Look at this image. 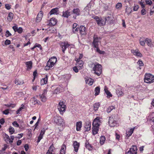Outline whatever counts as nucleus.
Listing matches in <instances>:
<instances>
[{
  "instance_id": "nucleus-14",
  "label": "nucleus",
  "mask_w": 154,
  "mask_h": 154,
  "mask_svg": "<svg viewBox=\"0 0 154 154\" xmlns=\"http://www.w3.org/2000/svg\"><path fill=\"white\" fill-rule=\"evenodd\" d=\"M135 128V127H134L133 128H131L130 130L128 131H126V133L125 137V138L126 139H128V137L131 135Z\"/></svg>"
},
{
  "instance_id": "nucleus-38",
  "label": "nucleus",
  "mask_w": 154,
  "mask_h": 154,
  "mask_svg": "<svg viewBox=\"0 0 154 154\" xmlns=\"http://www.w3.org/2000/svg\"><path fill=\"white\" fill-rule=\"evenodd\" d=\"M31 100L32 101V103L34 105H35L36 104H39L38 100L35 97L32 98Z\"/></svg>"
},
{
  "instance_id": "nucleus-52",
  "label": "nucleus",
  "mask_w": 154,
  "mask_h": 154,
  "mask_svg": "<svg viewBox=\"0 0 154 154\" xmlns=\"http://www.w3.org/2000/svg\"><path fill=\"white\" fill-rule=\"evenodd\" d=\"M43 135L41 134H40L39 135L38 137V139L37 141V142L38 143L39 142L40 140L42 139L43 138Z\"/></svg>"
},
{
  "instance_id": "nucleus-50",
  "label": "nucleus",
  "mask_w": 154,
  "mask_h": 154,
  "mask_svg": "<svg viewBox=\"0 0 154 154\" xmlns=\"http://www.w3.org/2000/svg\"><path fill=\"white\" fill-rule=\"evenodd\" d=\"M139 8V6L138 5L134 4V5L133 10L134 11H137L138 10Z\"/></svg>"
},
{
  "instance_id": "nucleus-58",
  "label": "nucleus",
  "mask_w": 154,
  "mask_h": 154,
  "mask_svg": "<svg viewBox=\"0 0 154 154\" xmlns=\"http://www.w3.org/2000/svg\"><path fill=\"white\" fill-rule=\"evenodd\" d=\"M141 12L142 15H144L146 14V11L145 9H143L141 10Z\"/></svg>"
},
{
  "instance_id": "nucleus-42",
  "label": "nucleus",
  "mask_w": 154,
  "mask_h": 154,
  "mask_svg": "<svg viewBox=\"0 0 154 154\" xmlns=\"http://www.w3.org/2000/svg\"><path fill=\"white\" fill-rule=\"evenodd\" d=\"M145 41H146V42L147 45H148L149 46H150V47L151 46V40L150 39H149L147 38H146L145 39Z\"/></svg>"
},
{
  "instance_id": "nucleus-1",
  "label": "nucleus",
  "mask_w": 154,
  "mask_h": 154,
  "mask_svg": "<svg viewBox=\"0 0 154 154\" xmlns=\"http://www.w3.org/2000/svg\"><path fill=\"white\" fill-rule=\"evenodd\" d=\"M90 67H92L94 66L93 68V70L94 71V73L97 75L98 76H100L102 72V66L97 63L96 64L92 63H91L90 65Z\"/></svg>"
},
{
  "instance_id": "nucleus-56",
  "label": "nucleus",
  "mask_w": 154,
  "mask_h": 154,
  "mask_svg": "<svg viewBox=\"0 0 154 154\" xmlns=\"http://www.w3.org/2000/svg\"><path fill=\"white\" fill-rule=\"evenodd\" d=\"M79 27L72 29V31L74 33H76L79 30Z\"/></svg>"
},
{
  "instance_id": "nucleus-25",
  "label": "nucleus",
  "mask_w": 154,
  "mask_h": 154,
  "mask_svg": "<svg viewBox=\"0 0 154 154\" xmlns=\"http://www.w3.org/2000/svg\"><path fill=\"white\" fill-rule=\"evenodd\" d=\"M116 93L117 95L119 96H122L124 95V94L122 91L121 88H117L116 90Z\"/></svg>"
},
{
  "instance_id": "nucleus-28",
  "label": "nucleus",
  "mask_w": 154,
  "mask_h": 154,
  "mask_svg": "<svg viewBox=\"0 0 154 154\" xmlns=\"http://www.w3.org/2000/svg\"><path fill=\"white\" fill-rule=\"evenodd\" d=\"M66 149V146L65 145L63 144L62 146L61 149H60V154H65Z\"/></svg>"
},
{
  "instance_id": "nucleus-47",
  "label": "nucleus",
  "mask_w": 154,
  "mask_h": 154,
  "mask_svg": "<svg viewBox=\"0 0 154 154\" xmlns=\"http://www.w3.org/2000/svg\"><path fill=\"white\" fill-rule=\"evenodd\" d=\"M57 60V58L55 57H53L49 59V60L51 61L53 63H55Z\"/></svg>"
},
{
  "instance_id": "nucleus-43",
  "label": "nucleus",
  "mask_w": 154,
  "mask_h": 154,
  "mask_svg": "<svg viewBox=\"0 0 154 154\" xmlns=\"http://www.w3.org/2000/svg\"><path fill=\"white\" fill-rule=\"evenodd\" d=\"M115 109V107L113 106H111L109 107L107 109L106 111L108 113H109L113 109Z\"/></svg>"
},
{
  "instance_id": "nucleus-34",
  "label": "nucleus",
  "mask_w": 154,
  "mask_h": 154,
  "mask_svg": "<svg viewBox=\"0 0 154 154\" xmlns=\"http://www.w3.org/2000/svg\"><path fill=\"white\" fill-rule=\"evenodd\" d=\"M106 139L104 136H102L100 138V143L102 145L104 143Z\"/></svg>"
},
{
  "instance_id": "nucleus-35",
  "label": "nucleus",
  "mask_w": 154,
  "mask_h": 154,
  "mask_svg": "<svg viewBox=\"0 0 154 154\" xmlns=\"http://www.w3.org/2000/svg\"><path fill=\"white\" fill-rule=\"evenodd\" d=\"M24 83L23 80H20L19 79H16L15 80V84L17 85H21Z\"/></svg>"
},
{
  "instance_id": "nucleus-19",
  "label": "nucleus",
  "mask_w": 154,
  "mask_h": 154,
  "mask_svg": "<svg viewBox=\"0 0 154 154\" xmlns=\"http://www.w3.org/2000/svg\"><path fill=\"white\" fill-rule=\"evenodd\" d=\"M57 23V20L54 18L52 17L50 19L49 25L50 26L55 25Z\"/></svg>"
},
{
  "instance_id": "nucleus-24",
  "label": "nucleus",
  "mask_w": 154,
  "mask_h": 154,
  "mask_svg": "<svg viewBox=\"0 0 154 154\" xmlns=\"http://www.w3.org/2000/svg\"><path fill=\"white\" fill-rule=\"evenodd\" d=\"M70 14L71 12L69 10H67L65 11H63V16L67 18L69 16H70Z\"/></svg>"
},
{
  "instance_id": "nucleus-23",
  "label": "nucleus",
  "mask_w": 154,
  "mask_h": 154,
  "mask_svg": "<svg viewBox=\"0 0 154 154\" xmlns=\"http://www.w3.org/2000/svg\"><path fill=\"white\" fill-rule=\"evenodd\" d=\"M58 11V8H53L51 9L49 12V14L50 15L52 14H57V12Z\"/></svg>"
},
{
  "instance_id": "nucleus-30",
  "label": "nucleus",
  "mask_w": 154,
  "mask_h": 154,
  "mask_svg": "<svg viewBox=\"0 0 154 154\" xmlns=\"http://www.w3.org/2000/svg\"><path fill=\"white\" fill-rule=\"evenodd\" d=\"M100 88L99 86L97 87L95 89L94 92H95V95L97 96L99 94L100 92Z\"/></svg>"
},
{
  "instance_id": "nucleus-45",
  "label": "nucleus",
  "mask_w": 154,
  "mask_h": 154,
  "mask_svg": "<svg viewBox=\"0 0 154 154\" xmlns=\"http://www.w3.org/2000/svg\"><path fill=\"white\" fill-rule=\"evenodd\" d=\"M105 93L107 95V96L109 97H112V94H111L110 92L105 88L104 89Z\"/></svg>"
},
{
  "instance_id": "nucleus-54",
  "label": "nucleus",
  "mask_w": 154,
  "mask_h": 154,
  "mask_svg": "<svg viewBox=\"0 0 154 154\" xmlns=\"http://www.w3.org/2000/svg\"><path fill=\"white\" fill-rule=\"evenodd\" d=\"M71 75L70 74H66L65 75V78L67 80L69 79L71 77Z\"/></svg>"
},
{
  "instance_id": "nucleus-37",
  "label": "nucleus",
  "mask_w": 154,
  "mask_h": 154,
  "mask_svg": "<svg viewBox=\"0 0 154 154\" xmlns=\"http://www.w3.org/2000/svg\"><path fill=\"white\" fill-rule=\"evenodd\" d=\"M100 106V103H96L94 104V109L95 111L98 110Z\"/></svg>"
},
{
  "instance_id": "nucleus-36",
  "label": "nucleus",
  "mask_w": 154,
  "mask_h": 154,
  "mask_svg": "<svg viewBox=\"0 0 154 154\" xmlns=\"http://www.w3.org/2000/svg\"><path fill=\"white\" fill-rule=\"evenodd\" d=\"M93 80L92 79H86L85 80V82L86 84H88L90 85H92L93 83Z\"/></svg>"
},
{
  "instance_id": "nucleus-22",
  "label": "nucleus",
  "mask_w": 154,
  "mask_h": 154,
  "mask_svg": "<svg viewBox=\"0 0 154 154\" xmlns=\"http://www.w3.org/2000/svg\"><path fill=\"white\" fill-rule=\"evenodd\" d=\"M99 126H93L92 133L93 135L97 134L98 131Z\"/></svg>"
},
{
  "instance_id": "nucleus-2",
  "label": "nucleus",
  "mask_w": 154,
  "mask_h": 154,
  "mask_svg": "<svg viewBox=\"0 0 154 154\" xmlns=\"http://www.w3.org/2000/svg\"><path fill=\"white\" fill-rule=\"evenodd\" d=\"M66 107L65 102L61 101L59 102L57 106V109L61 115H63L65 111Z\"/></svg>"
},
{
  "instance_id": "nucleus-5",
  "label": "nucleus",
  "mask_w": 154,
  "mask_h": 154,
  "mask_svg": "<svg viewBox=\"0 0 154 154\" xmlns=\"http://www.w3.org/2000/svg\"><path fill=\"white\" fill-rule=\"evenodd\" d=\"M95 18L96 20L97 24L99 26H101L105 25L106 23L105 20H104V18L102 19L99 18L97 16H96Z\"/></svg>"
},
{
  "instance_id": "nucleus-48",
  "label": "nucleus",
  "mask_w": 154,
  "mask_h": 154,
  "mask_svg": "<svg viewBox=\"0 0 154 154\" xmlns=\"http://www.w3.org/2000/svg\"><path fill=\"white\" fill-rule=\"evenodd\" d=\"M95 48H96V51L99 53L100 54H105V52L104 51H102L100 50L99 48V46L97 47H96Z\"/></svg>"
},
{
  "instance_id": "nucleus-60",
  "label": "nucleus",
  "mask_w": 154,
  "mask_h": 154,
  "mask_svg": "<svg viewBox=\"0 0 154 154\" xmlns=\"http://www.w3.org/2000/svg\"><path fill=\"white\" fill-rule=\"evenodd\" d=\"M13 125L17 127H19V125L18 123L16 121H14L12 123Z\"/></svg>"
},
{
  "instance_id": "nucleus-49",
  "label": "nucleus",
  "mask_w": 154,
  "mask_h": 154,
  "mask_svg": "<svg viewBox=\"0 0 154 154\" xmlns=\"http://www.w3.org/2000/svg\"><path fill=\"white\" fill-rule=\"evenodd\" d=\"M9 131L11 134H13L14 132V128L11 126L9 128Z\"/></svg>"
},
{
  "instance_id": "nucleus-7",
  "label": "nucleus",
  "mask_w": 154,
  "mask_h": 154,
  "mask_svg": "<svg viewBox=\"0 0 154 154\" xmlns=\"http://www.w3.org/2000/svg\"><path fill=\"white\" fill-rule=\"evenodd\" d=\"M137 148L136 146L133 145L129 150L125 154H137Z\"/></svg>"
},
{
  "instance_id": "nucleus-62",
  "label": "nucleus",
  "mask_w": 154,
  "mask_h": 154,
  "mask_svg": "<svg viewBox=\"0 0 154 154\" xmlns=\"http://www.w3.org/2000/svg\"><path fill=\"white\" fill-rule=\"evenodd\" d=\"M122 4L120 3H118L116 5V7L117 8H119L122 7Z\"/></svg>"
},
{
  "instance_id": "nucleus-13",
  "label": "nucleus",
  "mask_w": 154,
  "mask_h": 154,
  "mask_svg": "<svg viewBox=\"0 0 154 154\" xmlns=\"http://www.w3.org/2000/svg\"><path fill=\"white\" fill-rule=\"evenodd\" d=\"M131 52L134 55L137 57H141L143 56L142 54L137 50H132Z\"/></svg>"
},
{
  "instance_id": "nucleus-46",
  "label": "nucleus",
  "mask_w": 154,
  "mask_h": 154,
  "mask_svg": "<svg viewBox=\"0 0 154 154\" xmlns=\"http://www.w3.org/2000/svg\"><path fill=\"white\" fill-rule=\"evenodd\" d=\"M54 145L53 144H52L50 146L48 151L50 152H52L54 151Z\"/></svg>"
},
{
  "instance_id": "nucleus-55",
  "label": "nucleus",
  "mask_w": 154,
  "mask_h": 154,
  "mask_svg": "<svg viewBox=\"0 0 154 154\" xmlns=\"http://www.w3.org/2000/svg\"><path fill=\"white\" fill-rule=\"evenodd\" d=\"M11 33L9 32V31L7 30L6 32L5 36L7 37H8L9 36L11 35Z\"/></svg>"
},
{
  "instance_id": "nucleus-9",
  "label": "nucleus",
  "mask_w": 154,
  "mask_h": 154,
  "mask_svg": "<svg viewBox=\"0 0 154 154\" xmlns=\"http://www.w3.org/2000/svg\"><path fill=\"white\" fill-rule=\"evenodd\" d=\"M93 38L94 40L92 42L93 46L94 48L97 47L99 46V40L98 38L97 35H94V36Z\"/></svg>"
},
{
  "instance_id": "nucleus-20",
  "label": "nucleus",
  "mask_w": 154,
  "mask_h": 154,
  "mask_svg": "<svg viewBox=\"0 0 154 154\" xmlns=\"http://www.w3.org/2000/svg\"><path fill=\"white\" fill-rule=\"evenodd\" d=\"M43 16V14L42 12H40L38 14L36 20L37 22H39L42 20Z\"/></svg>"
},
{
  "instance_id": "nucleus-40",
  "label": "nucleus",
  "mask_w": 154,
  "mask_h": 154,
  "mask_svg": "<svg viewBox=\"0 0 154 154\" xmlns=\"http://www.w3.org/2000/svg\"><path fill=\"white\" fill-rule=\"evenodd\" d=\"M55 63H53L51 61L48 60L47 63V66L49 68H51L54 66Z\"/></svg>"
},
{
  "instance_id": "nucleus-59",
  "label": "nucleus",
  "mask_w": 154,
  "mask_h": 154,
  "mask_svg": "<svg viewBox=\"0 0 154 154\" xmlns=\"http://www.w3.org/2000/svg\"><path fill=\"white\" fill-rule=\"evenodd\" d=\"M23 31V30L22 28L21 27H20L18 28V30L17 31V32L18 33H20V34H21L22 32Z\"/></svg>"
},
{
  "instance_id": "nucleus-33",
  "label": "nucleus",
  "mask_w": 154,
  "mask_h": 154,
  "mask_svg": "<svg viewBox=\"0 0 154 154\" xmlns=\"http://www.w3.org/2000/svg\"><path fill=\"white\" fill-rule=\"evenodd\" d=\"M40 97L42 102H45L47 100L46 96L43 95H40Z\"/></svg>"
},
{
  "instance_id": "nucleus-10",
  "label": "nucleus",
  "mask_w": 154,
  "mask_h": 154,
  "mask_svg": "<svg viewBox=\"0 0 154 154\" xmlns=\"http://www.w3.org/2000/svg\"><path fill=\"white\" fill-rule=\"evenodd\" d=\"M99 117H97L95 118L93 122V126H99L101 123V121Z\"/></svg>"
},
{
  "instance_id": "nucleus-53",
  "label": "nucleus",
  "mask_w": 154,
  "mask_h": 154,
  "mask_svg": "<svg viewBox=\"0 0 154 154\" xmlns=\"http://www.w3.org/2000/svg\"><path fill=\"white\" fill-rule=\"evenodd\" d=\"M5 141L7 143L8 141H9V142L10 143V138L9 136L7 135L6 134V136H5Z\"/></svg>"
},
{
  "instance_id": "nucleus-8",
  "label": "nucleus",
  "mask_w": 154,
  "mask_h": 154,
  "mask_svg": "<svg viewBox=\"0 0 154 154\" xmlns=\"http://www.w3.org/2000/svg\"><path fill=\"white\" fill-rule=\"evenodd\" d=\"M71 45H72L69 44L67 42H62L60 44V46L61 47L63 52L64 53H65V51L67 48Z\"/></svg>"
},
{
  "instance_id": "nucleus-18",
  "label": "nucleus",
  "mask_w": 154,
  "mask_h": 154,
  "mask_svg": "<svg viewBox=\"0 0 154 154\" xmlns=\"http://www.w3.org/2000/svg\"><path fill=\"white\" fill-rule=\"evenodd\" d=\"M85 127L86 129V131H89L91 128V122L89 121H88L86 122Z\"/></svg>"
},
{
  "instance_id": "nucleus-12",
  "label": "nucleus",
  "mask_w": 154,
  "mask_h": 154,
  "mask_svg": "<svg viewBox=\"0 0 154 154\" xmlns=\"http://www.w3.org/2000/svg\"><path fill=\"white\" fill-rule=\"evenodd\" d=\"M79 30L81 35H85L87 31L86 28L83 26H80L79 29Z\"/></svg>"
},
{
  "instance_id": "nucleus-11",
  "label": "nucleus",
  "mask_w": 154,
  "mask_h": 154,
  "mask_svg": "<svg viewBox=\"0 0 154 154\" xmlns=\"http://www.w3.org/2000/svg\"><path fill=\"white\" fill-rule=\"evenodd\" d=\"M99 117H97L95 118L93 122V126H99L101 123V121Z\"/></svg>"
},
{
  "instance_id": "nucleus-3",
  "label": "nucleus",
  "mask_w": 154,
  "mask_h": 154,
  "mask_svg": "<svg viewBox=\"0 0 154 154\" xmlns=\"http://www.w3.org/2000/svg\"><path fill=\"white\" fill-rule=\"evenodd\" d=\"M144 82L147 83L154 82V76L151 74H146L145 75Z\"/></svg>"
},
{
  "instance_id": "nucleus-6",
  "label": "nucleus",
  "mask_w": 154,
  "mask_h": 154,
  "mask_svg": "<svg viewBox=\"0 0 154 154\" xmlns=\"http://www.w3.org/2000/svg\"><path fill=\"white\" fill-rule=\"evenodd\" d=\"M108 124L111 127L115 126L117 124V121L114 120L113 117L111 116L109 117Z\"/></svg>"
},
{
  "instance_id": "nucleus-29",
  "label": "nucleus",
  "mask_w": 154,
  "mask_h": 154,
  "mask_svg": "<svg viewBox=\"0 0 154 154\" xmlns=\"http://www.w3.org/2000/svg\"><path fill=\"white\" fill-rule=\"evenodd\" d=\"M84 63L83 61H79V62L77 63L76 65L77 66H78L80 68V69H82Z\"/></svg>"
},
{
  "instance_id": "nucleus-63",
  "label": "nucleus",
  "mask_w": 154,
  "mask_h": 154,
  "mask_svg": "<svg viewBox=\"0 0 154 154\" xmlns=\"http://www.w3.org/2000/svg\"><path fill=\"white\" fill-rule=\"evenodd\" d=\"M3 113L5 115H8L9 113V110L7 109L3 112Z\"/></svg>"
},
{
  "instance_id": "nucleus-16",
  "label": "nucleus",
  "mask_w": 154,
  "mask_h": 154,
  "mask_svg": "<svg viewBox=\"0 0 154 154\" xmlns=\"http://www.w3.org/2000/svg\"><path fill=\"white\" fill-rule=\"evenodd\" d=\"M73 146L74 148V151L76 152H77L80 146L79 143L77 141H75L74 142Z\"/></svg>"
},
{
  "instance_id": "nucleus-26",
  "label": "nucleus",
  "mask_w": 154,
  "mask_h": 154,
  "mask_svg": "<svg viewBox=\"0 0 154 154\" xmlns=\"http://www.w3.org/2000/svg\"><path fill=\"white\" fill-rule=\"evenodd\" d=\"M80 11L78 8L74 9L72 10V12L76 16H79L80 14Z\"/></svg>"
},
{
  "instance_id": "nucleus-15",
  "label": "nucleus",
  "mask_w": 154,
  "mask_h": 154,
  "mask_svg": "<svg viewBox=\"0 0 154 154\" xmlns=\"http://www.w3.org/2000/svg\"><path fill=\"white\" fill-rule=\"evenodd\" d=\"M148 118L149 120H151L153 123V125H152V127L154 134V112H152L150 115L148 117Z\"/></svg>"
},
{
  "instance_id": "nucleus-31",
  "label": "nucleus",
  "mask_w": 154,
  "mask_h": 154,
  "mask_svg": "<svg viewBox=\"0 0 154 154\" xmlns=\"http://www.w3.org/2000/svg\"><path fill=\"white\" fill-rule=\"evenodd\" d=\"M13 14L11 12H10L7 17L8 20L9 21H11L13 19Z\"/></svg>"
},
{
  "instance_id": "nucleus-51",
  "label": "nucleus",
  "mask_w": 154,
  "mask_h": 154,
  "mask_svg": "<svg viewBox=\"0 0 154 154\" xmlns=\"http://www.w3.org/2000/svg\"><path fill=\"white\" fill-rule=\"evenodd\" d=\"M137 63L140 66H143L144 65L142 61L140 60H138Z\"/></svg>"
},
{
  "instance_id": "nucleus-32",
  "label": "nucleus",
  "mask_w": 154,
  "mask_h": 154,
  "mask_svg": "<svg viewBox=\"0 0 154 154\" xmlns=\"http://www.w3.org/2000/svg\"><path fill=\"white\" fill-rule=\"evenodd\" d=\"M139 42L141 45L144 46L146 43L145 39H144V38H141L139 40Z\"/></svg>"
},
{
  "instance_id": "nucleus-27",
  "label": "nucleus",
  "mask_w": 154,
  "mask_h": 154,
  "mask_svg": "<svg viewBox=\"0 0 154 154\" xmlns=\"http://www.w3.org/2000/svg\"><path fill=\"white\" fill-rule=\"evenodd\" d=\"M48 82L47 76L46 75V77L42 79L41 81V83L42 85H44L46 84Z\"/></svg>"
},
{
  "instance_id": "nucleus-39",
  "label": "nucleus",
  "mask_w": 154,
  "mask_h": 154,
  "mask_svg": "<svg viewBox=\"0 0 154 154\" xmlns=\"http://www.w3.org/2000/svg\"><path fill=\"white\" fill-rule=\"evenodd\" d=\"M85 146L86 148L89 150H91L92 149V146L88 142L86 143Z\"/></svg>"
},
{
  "instance_id": "nucleus-64",
  "label": "nucleus",
  "mask_w": 154,
  "mask_h": 154,
  "mask_svg": "<svg viewBox=\"0 0 154 154\" xmlns=\"http://www.w3.org/2000/svg\"><path fill=\"white\" fill-rule=\"evenodd\" d=\"M12 28L15 32H16L18 30V28L16 26H13L12 27Z\"/></svg>"
},
{
  "instance_id": "nucleus-41",
  "label": "nucleus",
  "mask_w": 154,
  "mask_h": 154,
  "mask_svg": "<svg viewBox=\"0 0 154 154\" xmlns=\"http://www.w3.org/2000/svg\"><path fill=\"white\" fill-rule=\"evenodd\" d=\"M105 20V23L106 22H108L109 23H110L111 21L112 20V18L111 17L108 16L104 18Z\"/></svg>"
},
{
  "instance_id": "nucleus-57",
  "label": "nucleus",
  "mask_w": 154,
  "mask_h": 154,
  "mask_svg": "<svg viewBox=\"0 0 154 154\" xmlns=\"http://www.w3.org/2000/svg\"><path fill=\"white\" fill-rule=\"evenodd\" d=\"M11 44V41L8 39H6L5 42V45H9Z\"/></svg>"
},
{
  "instance_id": "nucleus-4",
  "label": "nucleus",
  "mask_w": 154,
  "mask_h": 154,
  "mask_svg": "<svg viewBox=\"0 0 154 154\" xmlns=\"http://www.w3.org/2000/svg\"><path fill=\"white\" fill-rule=\"evenodd\" d=\"M54 121L58 125H61L64 124V120L59 116H56L54 117Z\"/></svg>"
},
{
  "instance_id": "nucleus-61",
  "label": "nucleus",
  "mask_w": 154,
  "mask_h": 154,
  "mask_svg": "<svg viewBox=\"0 0 154 154\" xmlns=\"http://www.w3.org/2000/svg\"><path fill=\"white\" fill-rule=\"evenodd\" d=\"M46 130V129L45 128H43L41 131L40 134L44 135L45 132Z\"/></svg>"
},
{
  "instance_id": "nucleus-17",
  "label": "nucleus",
  "mask_w": 154,
  "mask_h": 154,
  "mask_svg": "<svg viewBox=\"0 0 154 154\" xmlns=\"http://www.w3.org/2000/svg\"><path fill=\"white\" fill-rule=\"evenodd\" d=\"M25 64L27 67L26 70H30L32 69V61H30L26 62Z\"/></svg>"
},
{
  "instance_id": "nucleus-44",
  "label": "nucleus",
  "mask_w": 154,
  "mask_h": 154,
  "mask_svg": "<svg viewBox=\"0 0 154 154\" xmlns=\"http://www.w3.org/2000/svg\"><path fill=\"white\" fill-rule=\"evenodd\" d=\"M91 3H89L85 8L84 10L86 11H89L91 8Z\"/></svg>"
},
{
  "instance_id": "nucleus-21",
  "label": "nucleus",
  "mask_w": 154,
  "mask_h": 154,
  "mask_svg": "<svg viewBox=\"0 0 154 154\" xmlns=\"http://www.w3.org/2000/svg\"><path fill=\"white\" fill-rule=\"evenodd\" d=\"M82 122L81 121L77 122L76 123V130L77 131H80L82 127Z\"/></svg>"
}]
</instances>
